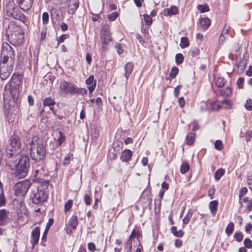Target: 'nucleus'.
I'll list each match as a JSON object with an SVG mask.
<instances>
[{
    "label": "nucleus",
    "mask_w": 252,
    "mask_h": 252,
    "mask_svg": "<svg viewBox=\"0 0 252 252\" xmlns=\"http://www.w3.org/2000/svg\"><path fill=\"white\" fill-rule=\"evenodd\" d=\"M30 155L32 160L43 161L46 158V150L42 141L37 136L32 137L31 143Z\"/></svg>",
    "instance_id": "nucleus-1"
},
{
    "label": "nucleus",
    "mask_w": 252,
    "mask_h": 252,
    "mask_svg": "<svg viewBox=\"0 0 252 252\" xmlns=\"http://www.w3.org/2000/svg\"><path fill=\"white\" fill-rule=\"evenodd\" d=\"M15 77H16V73H14L12 74V78L10 81L9 84V89H10V93L11 95V98L9 99V112L6 115V118L7 119V121L9 123H12L14 121V117L12 118V115L10 112H12L13 110H15L14 108V104L15 102L16 98L15 97L16 95V84L15 81Z\"/></svg>",
    "instance_id": "nucleus-2"
},
{
    "label": "nucleus",
    "mask_w": 252,
    "mask_h": 252,
    "mask_svg": "<svg viewBox=\"0 0 252 252\" xmlns=\"http://www.w3.org/2000/svg\"><path fill=\"white\" fill-rule=\"evenodd\" d=\"M30 181L26 179L17 182V202H19L21 208H24V198L30 187Z\"/></svg>",
    "instance_id": "nucleus-3"
},
{
    "label": "nucleus",
    "mask_w": 252,
    "mask_h": 252,
    "mask_svg": "<svg viewBox=\"0 0 252 252\" xmlns=\"http://www.w3.org/2000/svg\"><path fill=\"white\" fill-rule=\"evenodd\" d=\"M9 146L6 149L7 163L12 170L16 168V164L11 161V158L14 156V152L16 151V135L15 130H13V134L9 141Z\"/></svg>",
    "instance_id": "nucleus-4"
},
{
    "label": "nucleus",
    "mask_w": 252,
    "mask_h": 252,
    "mask_svg": "<svg viewBox=\"0 0 252 252\" xmlns=\"http://www.w3.org/2000/svg\"><path fill=\"white\" fill-rule=\"evenodd\" d=\"M10 59L9 63L14 64L15 54L14 49L7 42H3L1 51V58Z\"/></svg>",
    "instance_id": "nucleus-5"
},
{
    "label": "nucleus",
    "mask_w": 252,
    "mask_h": 252,
    "mask_svg": "<svg viewBox=\"0 0 252 252\" xmlns=\"http://www.w3.org/2000/svg\"><path fill=\"white\" fill-rule=\"evenodd\" d=\"M76 87L72 83L64 80L62 81L60 84V90L62 94L74 95Z\"/></svg>",
    "instance_id": "nucleus-6"
},
{
    "label": "nucleus",
    "mask_w": 252,
    "mask_h": 252,
    "mask_svg": "<svg viewBox=\"0 0 252 252\" xmlns=\"http://www.w3.org/2000/svg\"><path fill=\"white\" fill-rule=\"evenodd\" d=\"M101 40L103 44L107 45L112 40V36L110 31V26L104 25L101 31Z\"/></svg>",
    "instance_id": "nucleus-7"
},
{
    "label": "nucleus",
    "mask_w": 252,
    "mask_h": 252,
    "mask_svg": "<svg viewBox=\"0 0 252 252\" xmlns=\"http://www.w3.org/2000/svg\"><path fill=\"white\" fill-rule=\"evenodd\" d=\"M17 157H18L17 158H18V162L17 163L18 166L29 169L30 162L28 155L26 154L19 153Z\"/></svg>",
    "instance_id": "nucleus-8"
},
{
    "label": "nucleus",
    "mask_w": 252,
    "mask_h": 252,
    "mask_svg": "<svg viewBox=\"0 0 252 252\" xmlns=\"http://www.w3.org/2000/svg\"><path fill=\"white\" fill-rule=\"evenodd\" d=\"M32 201L33 203L38 204H41L46 200V194L41 190H37L36 193H33L31 196Z\"/></svg>",
    "instance_id": "nucleus-9"
},
{
    "label": "nucleus",
    "mask_w": 252,
    "mask_h": 252,
    "mask_svg": "<svg viewBox=\"0 0 252 252\" xmlns=\"http://www.w3.org/2000/svg\"><path fill=\"white\" fill-rule=\"evenodd\" d=\"M123 148V143L121 141H116L113 143V151L111 152V150H109L110 158L112 159H115L117 156V153L119 152L120 150Z\"/></svg>",
    "instance_id": "nucleus-10"
},
{
    "label": "nucleus",
    "mask_w": 252,
    "mask_h": 252,
    "mask_svg": "<svg viewBox=\"0 0 252 252\" xmlns=\"http://www.w3.org/2000/svg\"><path fill=\"white\" fill-rule=\"evenodd\" d=\"M39 237L40 227L39 226H36L32 230L31 233V243L33 247L38 243Z\"/></svg>",
    "instance_id": "nucleus-11"
},
{
    "label": "nucleus",
    "mask_w": 252,
    "mask_h": 252,
    "mask_svg": "<svg viewBox=\"0 0 252 252\" xmlns=\"http://www.w3.org/2000/svg\"><path fill=\"white\" fill-rule=\"evenodd\" d=\"M14 64L9 63L8 69H7L6 67H0V77L1 80H5L11 74V71L13 68Z\"/></svg>",
    "instance_id": "nucleus-12"
},
{
    "label": "nucleus",
    "mask_w": 252,
    "mask_h": 252,
    "mask_svg": "<svg viewBox=\"0 0 252 252\" xmlns=\"http://www.w3.org/2000/svg\"><path fill=\"white\" fill-rule=\"evenodd\" d=\"M54 222V220L52 218H50L48 220V222L47 223L46 225V227L44 230V231L43 232V234L42 235V238H41V245L42 246H45V244L44 243V242H46L47 241V234L49 231V230L51 226L53 224Z\"/></svg>",
    "instance_id": "nucleus-13"
},
{
    "label": "nucleus",
    "mask_w": 252,
    "mask_h": 252,
    "mask_svg": "<svg viewBox=\"0 0 252 252\" xmlns=\"http://www.w3.org/2000/svg\"><path fill=\"white\" fill-rule=\"evenodd\" d=\"M33 0H19L18 4L20 8L24 11L28 10L32 6Z\"/></svg>",
    "instance_id": "nucleus-14"
},
{
    "label": "nucleus",
    "mask_w": 252,
    "mask_h": 252,
    "mask_svg": "<svg viewBox=\"0 0 252 252\" xmlns=\"http://www.w3.org/2000/svg\"><path fill=\"white\" fill-rule=\"evenodd\" d=\"M55 104H56V102L51 97H46L43 100V106L49 107L50 110L54 114H55V113L56 112L54 108V106H55Z\"/></svg>",
    "instance_id": "nucleus-15"
},
{
    "label": "nucleus",
    "mask_w": 252,
    "mask_h": 252,
    "mask_svg": "<svg viewBox=\"0 0 252 252\" xmlns=\"http://www.w3.org/2000/svg\"><path fill=\"white\" fill-rule=\"evenodd\" d=\"M86 84L88 86V89L90 93H92L95 89L96 81H94L93 75H90L86 80Z\"/></svg>",
    "instance_id": "nucleus-16"
},
{
    "label": "nucleus",
    "mask_w": 252,
    "mask_h": 252,
    "mask_svg": "<svg viewBox=\"0 0 252 252\" xmlns=\"http://www.w3.org/2000/svg\"><path fill=\"white\" fill-rule=\"evenodd\" d=\"M132 156V153L129 149L124 150L121 154L120 159L122 161L128 162Z\"/></svg>",
    "instance_id": "nucleus-17"
},
{
    "label": "nucleus",
    "mask_w": 252,
    "mask_h": 252,
    "mask_svg": "<svg viewBox=\"0 0 252 252\" xmlns=\"http://www.w3.org/2000/svg\"><path fill=\"white\" fill-rule=\"evenodd\" d=\"M29 169L23 167L18 166L17 165V179H22L25 178L28 174Z\"/></svg>",
    "instance_id": "nucleus-18"
},
{
    "label": "nucleus",
    "mask_w": 252,
    "mask_h": 252,
    "mask_svg": "<svg viewBox=\"0 0 252 252\" xmlns=\"http://www.w3.org/2000/svg\"><path fill=\"white\" fill-rule=\"evenodd\" d=\"M242 204H245L246 211L250 212L252 210V200L248 196L244 197L242 200Z\"/></svg>",
    "instance_id": "nucleus-19"
},
{
    "label": "nucleus",
    "mask_w": 252,
    "mask_h": 252,
    "mask_svg": "<svg viewBox=\"0 0 252 252\" xmlns=\"http://www.w3.org/2000/svg\"><path fill=\"white\" fill-rule=\"evenodd\" d=\"M68 5L69 13L73 14L78 8V0H74V2H72L70 0Z\"/></svg>",
    "instance_id": "nucleus-20"
},
{
    "label": "nucleus",
    "mask_w": 252,
    "mask_h": 252,
    "mask_svg": "<svg viewBox=\"0 0 252 252\" xmlns=\"http://www.w3.org/2000/svg\"><path fill=\"white\" fill-rule=\"evenodd\" d=\"M133 63L129 62L127 63L125 66V76L126 78V79L127 80L130 75L131 74L133 69Z\"/></svg>",
    "instance_id": "nucleus-21"
},
{
    "label": "nucleus",
    "mask_w": 252,
    "mask_h": 252,
    "mask_svg": "<svg viewBox=\"0 0 252 252\" xmlns=\"http://www.w3.org/2000/svg\"><path fill=\"white\" fill-rule=\"evenodd\" d=\"M218 91L220 95L224 97H229L232 94V90L230 87H226L224 89H220Z\"/></svg>",
    "instance_id": "nucleus-22"
},
{
    "label": "nucleus",
    "mask_w": 252,
    "mask_h": 252,
    "mask_svg": "<svg viewBox=\"0 0 252 252\" xmlns=\"http://www.w3.org/2000/svg\"><path fill=\"white\" fill-rule=\"evenodd\" d=\"M218 204L217 200H213L209 203V208L213 216H215L217 213Z\"/></svg>",
    "instance_id": "nucleus-23"
},
{
    "label": "nucleus",
    "mask_w": 252,
    "mask_h": 252,
    "mask_svg": "<svg viewBox=\"0 0 252 252\" xmlns=\"http://www.w3.org/2000/svg\"><path fill=\"white\" fill-rule=\"evenodd\" d=\"M7 211L5 209L0 210V225H4L7 223Z\"/></svg>",
    "instance_id": "nucleus-24"
},
{
    "label": "nucleus",
    "mask_w": 252,
    "mask_h": 252,
    "mask_svg": "<svg viewBox=\"0 0 252 252\" xmlns=\"http://www.w3.org/2000/svg\"><path fill=\"white\" fill-rule=\"evenodd\" d=\"M201 28L203 30L207 29L210 25V21L208 18H201L199 20Z\"/></svg>",
    "instance_id": "nucleus-25"
},
{
    "label": "nucleus",
    "mask_w": 252,
    "mask_h": 252,
    "mask_svg": "<svg viewBox=\"0 0 252 252\" xmlns=\"http://www.w3.org/2000/svg\"><path fill=\"white\" fill-rule=\"evenodd\" d=\"M248 192V189L246 187L241 188L239 191V203L240 204V207L241 208L243 204H242V198L245 194Z\"/></svg>",
    "instance_id": "nucleus-26"
},
{
    "label": "nucleus",
    "mask_w": 252,
    "mask_h": 252,
    "mask_svg": "<svg viewBox=\"0 0 252 252\" xmlns=\"http://www.w3.org/2000/svg\"><path fill=\"white\" fill-rule=\"evenodd\" d=\"M68 224L73 229H75L78 225V219L76 216H72L69 219Z\"/></svg>",
    "instance_id": "nucleus-27"
},
{
    "label": "nucleus",
    "mask_w": 252,
    "mask_h": 252,
    "mask_svg": "<svg viewBox=\"0 0 252 252\" xmlns=\"http://www.w3.org/2000/svg\"><path fill=\"white\" fill-rule=\"evenodd\" d=\"M17 46L24 42V32L22 30H19L17 34Z\"/></svg>",
    "instance_id": "nucleus-28"
},
{
    "label": "nucleus",
    "mask_w": 252,
    "mask_h": 252,
    "mask_svg": "<svg viewBox=\"0 0 252 252\" xmlns=\"http://www.w3.org/2000/svg\"><path fill=\"white\" fill-rule=\"evenodd\" d=\"M225 170L223 168H220L215 172L214 177L216 181H219L224 174Z\"/></svg>",
    "instance_id": "nucleus-29"
},
{
    "label": "nucleus",
    "mask_w": 252,
    "mask_h": 252,
    "mask_svg": "<svg viewBox=\"0 0 252 252\" xmlns=\"http://www.w3.org/2000/svg\"><path fill=\"white\" fill-rule=\"evenodd\" d=\"M193 214V211L189 209L186 216L184 217V218L183 219V221L184 224H188L190 221V220L191 218L192 217Z\"/></svg>",
    "instance_id": "nucleus-30"
},
{
    "label": "nucleus",
    "mask_w": 252,
    "mask_h": 252,
    "mask_svg": "<svg viewBox=\"0 0 252 252\" xmlns=\"http://www.w3.org/2000/svg\"><path fill=\"white\" fill-rule=\"evenodd\" d=\"M171 231L173 235L176 237H182L183 236L184 232L182 230L178 231L176 226H172L171 228Z\"/></svg>",
    "instance_id": "nucleus-31"
},
{
    "label": "nucleus",
    "mask_w": 252,
    "mask_h": 252,
    "mask_svg": "<svg viewBox=\"0 0 252 252\" xmlns=\"http://www.w3.org/2000/svg\"><path fill=\"white\" fill-rule=\"evenodd\" d=\"M234 228V224L233 222H230L226 226L225 232L228 236H230L232 233Z\"/></svg>",
    "instance_id": "nucleus-32"
},
{
    "label": "nucleus",
    "mask_w": 252,
    "mask_h": 252,
    "mask_svg": "<svg viewBox=\"0 0 252 252\" xmlns=\"http://www.w3.org/2000/svg\"><path fill=\"white\" fill-rule=\"evenodd\" d=\"M195 139V134L194 133H189L186 136V143L188 145H191Z\"/></svg>",
    "instance_id": "nucleus-33"
},
{
    "label": "nucleus",
    "mask_w": 252,
    "mask_h": 252,
    "mask_svg": "<svg viewBox=\"0 0 252 252\" xmlns=\"http://www.w3.org/2000/svg\"><path fill=\"white\" fill-rule=\"evenodd\" d=\"M189 45V43L188 37H182L181 38V43L180 46L181 48L184 49L185 48Z\"/></svg>",
    "instance_id": "nucleus-34"
},
{
    "label": "nucleus",
    "mask_w": 252,
    "mask_h": 252,
    "mask_svg": "<svg viewBox=\"0 0 252 252\" xmlns=\"http://www.w3.org/2000/svg\"><path fill=\"white\" fill-rule=\"evenodd\" d=\"M167 13L169 16L176 15L178 13V9L176 6H172L171 7L167 9Z\"/></svg>",
    "instance_id": "nucleus-35"
},
{
    "label": "nucleus",
    "mask_w": 252,
    "mask_h": 252,
    "mask_svg": "<svg viewBox=\"0 0 252 252\" xmlns=\"http://www.w3.org/2000/svg\"><path fill=\"white\" fill-rule=\"evenodd\" d=\"M73 159V154L68 153L64 158V160L63 162V166H67L69 164L70 160Z\"/></svg>",
    "instance_id": "nucleus-36"
},
{
    "label": "nucleus",
    "mask_w": 252,
    "mask_h": 252,
    "mask_svg": "<svg viewBox=\"0 0 252 252\" xmlns=\"http://www.w3.org/2000/svg\"><path fill=\"white\" fill-rule=\"evenodd\" d=\"M58 133L59 136L58 137L57 140L58 146H61L63 143L64 141L65 138L64 134L62 131H59Z\"/></svg>",
    "instance_id": "nucleus-37"
},
{
    "label": "nucleus",
    "mask_w": 252,
    "mask_h": 252,
    "mask_svg": "<svg viewBox=\"0 0 252 252\" xmlns=\"http://www.w3.org/2000/svg\"><path fill=\"white\" fill-rule=\"evenodd\" d=\"M225 83V81H224V79L223 77H219L217 79L216 82V85L219 88H221L224 85Z\"/></svg>",
    "instance_id": "nucleus-38"
},
{
    "label": "nucleus",
    "mask_w": 252,
    "mask_h": 252,
    "mask_svg": "<svg viewBox=\"0 0 252 252\" xmlns=\"http://www.w3.org/2000/svg\"><path fill=\"white\" fill-rule=\"evenodd\" d=\"M189 164L188 163L184 162L182 164L181 166L180 172L182 174H185L189 171Z\"/></svg>",
    "instance_id": "nucleus-39"
},
{
    "label": "nucleus",
    "mask_w": 252,
    "mask_h": 252,
    "mask_svg": "<svg viewBox=\"0 0 252 252\" xmlns=\"http://www.w3.org/2000/svg\"><path fill=\"white\" fill-rule=\"evenodd\" d=\"M233 237L238 242H241L243 239V234L241 232H235Z\"/></svg>",
    "instance_id": "nucleus-40"
},
{
    "label": "nucleus",
    "mask_w": 252,
    "mask_h": 252,
    "mask_svg": "<svg viewBox=\"0 0 252 252\" xmlns=\"http://www.w3.org/2000/svg\"><path fill=\"white\" fill-rule=\"evenodd\" d=\"M176 63L179 65L183 63L184 60V56L181 53H178L175 56Z\"/></svg>",
    "instance_id": "nucleus-41"
},
{
    "label": "nucleus",
    "mask_w": 252,
    "mask_h": 252,
    "mask_svg": "<svg viewBox=\"0 0 252 252\" xmlns=\"http://www.w3.org/2000/svg\"><path fill=\"white\" fill-rule=\"evenodd\" d=\"M197 9L198 10H200V12L201 13L208 12L210 10L209 7L207 4L199 5L197 6Z\"/></svg>",
    "instance_id": "nucleus-42"
},
{
    "label": "nucleus",
    "mask_w": 252,
    "mask_h": 252,
    "mask_svg": "<svg viewBox=\"0 0 252 252\" xmlns=\"http://www.w3.org/2000/svg\"><path fill=\"white\" fill-rule=\"evenodd\" d=\"M73 205V201L71 199H69L65 203L64 205V212L66 213L70 211Z\"/></svg>",
    "instance_id": "nucleus-43"
},
{
    "label": "nucleus",
    "mask_w": 252,
    "mask_h": 252,
    "mask_svg": "<svg viewBox=\"0 0 252 252\" xmlns=\"http://www.w3.org/2000/svg\"><path fill=\"white\" fill-rule=\"evenodd\" d=\"M69 37V35L68 34H62L59 37H57V46H59L60 44L64 42V40L66 38Z\"/></svg>",
    "instance_id": "nucleus-44"
},
{
    "label": "nucleus",
    "mask_w": 252,
    "mask_h": 252,
    "mask_svg": "<svg viewBox=\"0 0 252 252\" xmlns=\"http://www.w3.org/2000/svg\"><path fill=\"white\" fill-rule=\"evenodd\" d=\"M179 72V69L178 67L176 66H173L170 73L169 77H171V79H173L175 78L176 75H177Z\"/></svg>",
    "instance_id": "nucleus-45"
},
{
    "label": "nucleus",
    "mask_w": 252,
    "mask_h": 252,
    "mask_svg": "<svg viewBox=\"0 0 252 252\" xmlns=\"http://www.w3.org/2000/svg\"><path fill=\"white\" fill-rule=\"evenodd\" d=\"M244 81H245V79L242 77H239L237 79V82H236V84H237L238 88L239 89H244Z\"/></svg>",
    "instance_id": "nucleus-46"
},
{
    "label": "nucleus",
    "mask_w": 252,
    "mask_h": 252,
    "mask_svg": "<svg viewBox=\"0 0 252 252\" xmlns=\"http://www.w3.org/2000/svg\"><path fill=\"white\" fill-rule=\"evenodd\" d=\"M87 94V90L85 88H79L77 87L76 88L75 95L81 94L86 95Z\"/></svg>",
    "instance_id": "nucleus-47"
},
{
    "label": "nucleus",
    "mask_w": 252,
    "mask_h": 252,
    "mask_svg": "<svg viewBox=\"0 0 252 252\" xmlns=\"http://www.w3.org/2000/svg\"><path fill=\"white\" fill-rule=\"evenodd\" d=\"M17 16H18L17 20H19L26 25L27 18L24 14L22 13L21 12L19 13L17 12Z\"/></svg>",
    "instance_id": "nucleus-48"
},
{
    "label": "nucleus",
    "mask_w": 252,
    "mask_h": 252,
    "mask_svg": "<svg viewBox=\"0 0 252 252\" xmlns=\"http://www.w3.org/2000/svg\"><path fill=\"white\" fill-rule=\"evenodd\" d=\"M143 17L146 25L149 26H150L152 24V18L147 14H144Z\"/></svg>",
    "instance_id": "nucleus-49"
},
{
    "label": "nucleus",
    "mask_w": 252,
    "mask_h": 252,
    "mask_svg": "<svg viewBox=\"0 0 252 252\" xmlns=\"http://www.w3.org/2000/svg\"><path fill=\"white\" fill-rule=\"evenodd\" d=\"M247 62L246 60H240L239 63L237 64L238 67L240 68L241 71H244L246 66L247 64Z\"/></svg>",
    "instance_id": "nucleus-50"
},
{
    "label": "nucleus",
    "mask_w": 252,
    "mask_h": 252,
    "mask_svg": "<svg viewBox=\"0 0 252 252\" xmlns=\"http://www.w3.org/2000/svg\"><path fill=\"white\" fill-rule=\"evenodd\" d=\"M244 245L245 248L248 249L252 248V241L249 238H246L244 241Z\"/></svg>",
    "instance_id": "nucleus-51"
},
{
    "label": "nucleus",
    "mask_w": 252,
    "mask_h": 252,
    "mask_svg": "<svg viewBox=\"0 0 252 252\" xmlns=\"http://www.w3.org/2000/svg\"><path fill=\"white\" fill-rule=\"evenodd\" d=\"M42 20L43 22V24L46 25L49 22V14L47 12H44L43 13L42 15Z\"/></svg>",
    "instance_id": "nucleus-52"
},
{
    "label": "nucleus",
    "mask_w": 252,
    "mask_h": 252,
    "mask_svg": "<svg viewBox=\"0 0 252 252\" xmlns=\"http://www.w3.org/2000/svg\"><path fill=\"white\" fill-rule=\"evenodd\" d=\"M6 200L3 193V190H1L0 193V207L4 206L5 205Z\"/></svg>",
    "instance_id": "nucleus-53"
},
{
    "label": "nucleus",
    "mask_w": 252,
    "mask_h": 252,
    "mask_svg": "<svg viewBox=\"0 0 252 252\" xmlns=\"http://www.w3.org/2000/svg\"><path fill=\"white\" fill-rule=\"evenodd\" d=\"M215 148L219 151H220L223 149V144L220 140H217L215 141L214 144Z\"/></svg>",
    "instance_id": "nucleus-54"
},
{
    "label": "nucleus",
    "mask_w": 252,
    "mask_h": 252,
    "mask_svg": "<svg viewBox=\"0 0 252 252\" xmlns=\"http://www.w3.org/2000/svg\"><path fill=\"white\" fill-rule=\"evenodd\" d=\"M199 49L197 48H194L189 51V53L192 57H195L199 55Z\"/></svg>",
    "instance_id": "nucleus-55"
},
{
    "label": "nucleus",
    "mask_w": 252,
    "mask_h": 252,
    "mask_svg": "<svg viewBox=\"0 0 252 252\" xmlns=\"http://www.w3.org/2000/svg\"><path fill=\"white\" fill-rule=\"evenodd\" d=\"M118 16L117 12H113L112 13L108 15V19L110 21H114Z\"/></svg>",
    "instance_id": "nucleus-56"
},
{
    "label": "nucleus",
    "mask_w": 252,
    "mask_h": 252,
    "mask_svg": "<svg viewBox=\"0 0 252 252\" xmlns=\"http://www.w3.org/2000/svg\"><path fill=\"white\" fill-rule=\"evenodd\" d=\"M115 48L116 49L117 53L119 54H121L123 53L124 49L122 45L119 43H116L115 45Z\"/></svg>",
    "instance_id": "nucleus-57"
},
{
    "label": "nucleus",
    "mask_w": 252,
    "mask_h": 252,
    "mask_svg": "<svg viewBox=\"0 0 252 252\" xmlns=\"http://www.w3.org/2000/svg\"><path fill=\"white\" fill-rule=\"evenodd\" d=\"M245 107L248 110H252V100L251 99H249L246 101Z\"/></svg>",
    "instance_id": "nucleus-58"
},
{
    "label": "nucleus",
    "mask_w": 252,
    "mask_h": 252,
    "mask_svg": "<svg viewBox=\"0 0 252 252\" xmlns=\"http://www.w3.org/2000/svg\"><path fill=\"white\" fill-rule=\"evenodd\" d=\"M84 200L86 205H90L91 203V198L90 195L86 194L84 197Z\"/></svg>",
    "instance_id": "nucleus-59"
},
{
    "label": "nucleus",
    "mask_w": 252,
    "mask_h": 252,
    "mask_svg": "<svg viewBox=\"0 0 252 252\" xmlns=\"http://www.w3.org/2000/svg\"><path fill=\"white\" fill-rule=\"evenodd\" d=\"M7 62L9 63V61L8 59H7L6 58H2L0 60V67L5 68L6 67L5 64Z\"/></svg>",
    "instance_id": "nucleus-60"
},
{
    "label": "nucleus",
    "mask_w": 252,
    "mask_h": 252,
    "mask_svg": "<svg viewBox=\"0 0 252 252\" xmlns=\"http://www.w3.org/2000/svg\"><path fill=\"white\" fill-rule=\"evenodd\" d=\"M26 49L24 48L23 53L20 55H19L18 56V62L20 63H21L23 62V61L24 60V56L26 55Z\"/></svg>",
    "instance_id": "nucleus-61"
},
{
    "label": "nucleus",
    "mask_w": 252,
    "mask_h": 252,
    "mask_svg": "<svg viewBox=\"0 0 252 252\" xmlns=\"http://www.w3.org/2000/svg\"><path fill=\"white\" fill-rule=\"evenodd\" d=\"M88 249L92 252H94L96 250V247L94 244L93 242H90L88 245Z\"/></svg>",
    "instance_id": "nucleus-62"
},
{
    "label": "nucleus",
    "mask_w": 252,
    "mask_h": 252,
    "mask_svg": "<svg viewBox=\"0 0 252 252\" xmlns=\"http://www.w3.org/2000/svg\"><path fill=\"white\" fill-rule=\"evenodd\" d=\"M229 28L230 27L229 26H227L226 25H225L222 31L221 34L224 35L225 36H228V33Z\"/></svg>",
    "instance_id": "nucleus-63"
},
{
    "label": "nucleus",
    "mask_w": 252,
    "mask_h": 252,
    "mask_svg": "<svg viewBox=\"0 0 252 252\" xmlns=\"http://www.w3.org/2000/svg\"><path fill=\"white\" fill-rule=\"evenodd\" d=\"M228 36H225L222 34H220L219 38V44H223L226 38H228Z\"/></svg>",
    "instance_id": "nucleus-64"
}]
</instances>
